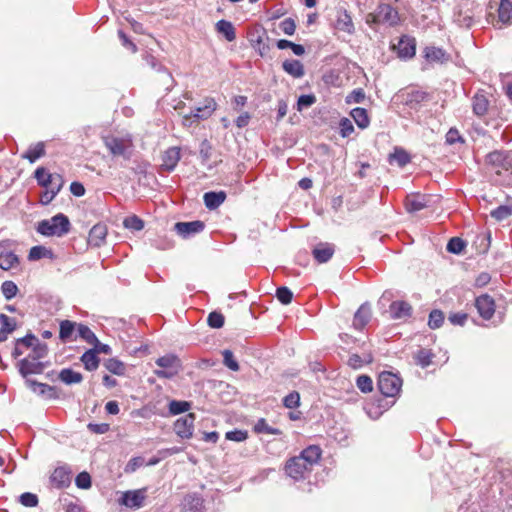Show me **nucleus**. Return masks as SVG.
Masks as SVG:
<instances>
[{"instance_id": "obj_10", "label": "nucleus", "mask_w": 512, "mask_h": 512, "mask_svg": "<svg viewBox=\"0 0 512 512\" xmlns=\"http://www.w3.org/2000/svg\"><path fill=\"white\" fill-rule=\"evenodd\" d=\"M475 307L484 320H490L495 313V301L488 294H483L475 299Z\"/></svg>"}, {"instance_id": "obj_9", "label": "nucleus", "mask_w": 512, "mask_h": 512, "mask_svg": "<svg viewBox=\"0 0 512 512\" xmlns=\"http://www.w3.org/2000/svg\"><path fill=\"white\" fill-rule=\"evenodd\" d=\"M194 422L195 415L193 413L180 417L174 423L175 433L183 439H190L193 435Z\"/></svg>"}, {"instance_id": "obj_2", "label": "nucleus", "mask_w": 512, "mask_h": 512, "mask_svg": "<svg viewBox=\"0 0 512 512\" xmlns=\"http://www.w3.org/2000/svg\"><path fill=\"white\" fill-rule=\"evenodd\" d=\"M103 143L113 157L130 160L133 156L134 144L130 134L124 136L107 135L103 137Z\"/></svg>"}, {"instance_id": "obj_15", "label": "nucleus", "mask_w": 512, "mask_h": 512, "mask_svg": "<svg viewBox=\"0 0 512 512\" xmlns=\"http://www.w3.org/2000/svg\"><path fill=\"white\" fill-rule=\"evenodd\" d=\"M161 159L162 163L160 165V170L165 172H172L181 159L180 148L176 146L168 148L162 154Z\"/></svg>"}, {"instance_id": "obj_17", "label": "nucleus", "mask_w": 512, "mask_h": 512, "mask_svg": "<svg viewBox=\"0 0 512 512\" xmlns=\"http://www.w3.org/2000/svg\"><path fill=\"white\" fill-rule=\"evenodd\" d=\"M216 109L217 103L215 99L212 97H206L201 106H198L191 111L190 117L197 120H206L215 112Z\"/></svg>"}, {"instance_id": "obj_44", "label": "nucleus", "mask_w": 512, "mask_h": 512, "mask_svg": "<svg viewBox=\"0 0 512 512\" xmlns=\"http://www.w3.org/2000/svg\"><path fill=\"white\" fill-rule=\"evenodd\" d=\"M32 352L27 356L34 360L40 361L41 359L45 358L48 354V346L46 343L41 342L38 340L37 344H35L32 348Z\"/></svg>"}, {"instance_id": "obj_62", "label": "nucleus", "mask_w": 512, "mask_h": 512, "mask_svg": "<svg viewBox=\"0 0 512 512\" xmlns=\"http://www.w3.org/2000/svg\"><path fill=\"white\" fill-rule=\"evenodd\" d=\"M75 484L80 489H88L91 487V477L87 472H81L76 476Z\"/></svg>"}, {"instance_id": "obj_20", "label": "nucleus", "mask_w": 512, "mask_h": 512, "mask_svg": "<svg viewBox=\"0 0 512 512\" xmlns=\"http://www.w3.org/2000/svg\"><path fill=\"white\" fill-rule=\"evenodd\" d=\"M334 251L333 244L319 243L313 248L312 255L318 263H326L331 259Z\"/></svg>"}, {"instance_id": "obj_23", "label": "nucleus", "mask_w": 512, "mask_h": 512, "mask_svg": "<svg viewBox=\"0 0 512 512\" xmlns=\"http://www.w3.org/2000/svg\"><path fill=\"white\" fill-rule=\"evenodd\" d=\"M416 44L415 39L403 36L398 43V55L400 58H411L415 55Z\"/></svg>"}, {"instance_id": "obj_52", "label": "nucleus", "mask_w": 512, "mask_h": 512, "mask_svg": "<svg viewBox=\"0 0 512 512\" xmlns=\"http://www.w3.org/2000/svg\"><path fill=\"white\" fill-rule=\"evenodd\" d=\"M365 99V92L362 88H357L351 91L346 97V104L362 103Z\"/></svg>"}, {"instance_id": "obj_48", "label": "nucleus", "mask_w": 512, "mask_h": 512, "mask_svg": "<svg viewBox=\"0 0 512 512\" xmlns=\"http://www.w3.org/2000/svg\"><path fill=\"white\" fill-rule=\"evenodd\" d=\"M444 313L441 310H432L429 314L428 325L431 329L439 328L444 322Z\"/></svg>"}, {"instance_id": "obj_46", "label": "nucleus", "mask_w": 512, "mask_h": 512, "mask_svg": "<svg viewBox=\"0 0 512 512\" xmlns=\"http://www.w3.org/2000/svg\"><path fill=\"white\" fill-rule=\"evenodd\" d=\"M1 291L6 300H11L17 295L18 287L13 281L7 280L2 283Z\"/></svg>"}, {"instance_id": "obj_37", "label": "nucleus", "mask_w": 512, "mask_h": 512, "mask_svg": "<svg viewBox=\"0 0 512 512\" xmlns=\"http://www.w3.org/2000/svg\"><path fill=\"white\" fill-rule=\"evenodd\" d=\"M42 258H53V252L51 249L46 248L45 246H33L28 254L29 261H36Z\"/></svg>"}, {"instance_id": "obj_24", "label": "nucleus", "mask_w": 512, "mask_h": 512, "mask_svg": "<svg viewBox=\"0 0 512 512\" xmlns=\"http://www.w3.org/2000/svg\"><path fill=\"white\" fill-rule=\"evenodd\" d=\"M107 236V228L105 225L96 224L89 232V244L95 247H100Z\"/></svg>"}, {"instance_id": "obj_6", "label": "nucleus", "mask_w": 512, "mask_h": 512, "mask_svg": "<svg viewBox=\"0 0 512 512\" xmlns=\"http://www.w3.org/2000/svg\"><path fill=\"white\" fill-rule=\"evenodd\" d=\"M377 386L382 396L394 399L400 394L402 379L393 372L383 371L378 376Z\"/></svg>"}, {"instance_id": "obj_7", "label": "nucleus", "mask_w": 512, "mask_h": 512, "mask_svg": "<svg viewBox=\"0 0 512 512\" xmlns=\"http://www.w3.org/2000/svg\"><path fill=\"white\" fill-rule=\"evenodd\" d=\"M147 490L148 489L144 487L141 489L125 491L119 499V504L134 510L140 509L145 504Z\"/></svg>"}, {"instance_id": "obj_28", "label": "nucleus", "mask_w": 512, "mask_h": 512, "mask_svg": "<svg viewBox=\"0 0 512 512\" xmlns=\"http://www.w3.org/2000/svg\"><path fill=\"white\" fill-rule=\"evenodd\" d=\"M321 454L322 451L319 446L310 445L299 454V457L302 458L310 468H312V466L320 460Z\"/></svg>"}, {"instance_id": "obj_12", "label": "nucleus", "mask_w": 512, "mask_h": 512, "mask_svg": "<svg viewBox=\"0 0 512 512\" xmlns=\"http://www.w3.org/2000/svg\"><path fill=\"white\" fill-rule=\"evenodd\" d=\"M388 398L383 396L369 403L365 408L368 416L372 419H378L385 411L392 407L395 400L393 398L389 400Z\"/></svg>"}, {"instance_id": "obj_25", "label": "nucleus", "mask_w": 512, "mask_h": 512, "mask_svg": "<svg viewBox=\"0 0 512 512\" xmlns=\"http://www.w3.org/2000/svg\"><path fill=\"white\" fill-rule=\"evenodd\" d=\"M204 204L209 210L217 209L219 206H221L225 199H226V193L224 191L219 192H206L203 196Z\"/></svg>"}, {"instance_id": "obj_27", "label": "nucleus", "mask_w": 512, "mask_h": 512, "mask_svg": "<svg viewBox=\"0 0 512 512\" xmlns=\"http://www.w3.org/2000/svg\"><path fill=\"white\" fill-rule=\"evenodd\" d=\"M283 70L293 78H301L305 74L304 65L296 59L285 60L282 63Z\"/></svg>"}, {"instance_id": "obj_31", "label": "nucleus", "mask_w": 512, "mask_h": 512, "mask_svg": "<svg viewBox=\"0 0 512 512\" xmlns=\"http://www.w3.org/2000/svg\"><path fill=\"white\" fill-rule=\"evenodd\" d=\"M80 360L83 363L85 369L88 371H95L100 363V359L97 356V351L91 349L84 352Z\"/></svg>"}, {"instance_id": "obj_60", "label": "nucleus", "mask_w": 512, "mask_h": 512, "mask_svg": "<svg viewBox=\"0 0 512 512\" xmlns=\"http://www.w3.org/2000/svg\"><path fill=\"white\" fill-rule=\"evenodd\" d=\"M0 324L2 330L12 333L16 329V321L13 318H10L9 316L5 314H0Z\"/></svg>"}, {"instance_id": "obj_47", "label": "nucleus", "mask_w": 512, "mask_h": 512, "mask_svg": "<svg viewBox=\"0 0 512 512\" xmlns=\"http://www.w3.org/2000/svg\"><path fill=\"white\" fill-rule=\"evenodd\" d=\"M48 177L50 179L48 180V184L45 188L50 189V191H55V194L57 195L64 184L63 177L58 173H53L52 176Z\"/></svg>"}, {"instance_id": "obj_11", "label": "nucleus", "mask_w": 512, "mask_h": 512, "mask_svg": "<svg viewBox=\"0 0 512 512\" xmlns=\"http://www.w3.org/2000/svg\"><path fill=\"white\" fill-rule=\"evenodd\" d=\"M46 367L44 362L25 357L18 362L19 373L27 378L32 374H41Z\"/></svg>"}, {"instance_id": "obj_26", "label": "nucleus", "mask_w": 512, "mask_h": 512, "mask_svg": "<svg viewBox=\"0 0 512 512\" xmlns=\"http://www.w3.org/2000/svg\"><path fill=\"white\" fill-rule=\"evenodd\" d=\"M79 323L70 321V320H62L60 322V330H59V338L62 342H68L76 340V336L73 334L75 330L77 331V325Z\"/></svg>"}, {"instance_id": "obj_13", "label": "nucleus", "mask_w": 512, "mask_h": 512, "mask_svg": "<svg viewBox=\"0 0 512 512\" xmlns=\"http://www.w3.org/2000/svg\"><path fill=\"white\" fill-rule=\"evenodd\" d=\"M205 228L204 222L195 220L191 222H177L174 225V229L177 234L183 238H189L202 232Z\"/></svg>"}, {"instance_id": "obj_39", "label": "nucleus", "mask_w": 512, "mask_h": 512, "mask_svg": "<svg viewBox=\"0 0 512 512\" xmlns=\"http://www.w3.org/2000/svg\"><path fill=\"white\" fill-rule=\"evenodd\" d=\"M103 365L110 373L117 376H123L126 372L125 364L117 358H109Z\"/></svg>"}, {"instance_id": "obj_1", "label": "nucleus", "mask_w": 512, "mask_h": 512, "mask_svg": "<svg viewBox=\"0 0 512 512\" xmlns=\"http://www.w3.org/2000/svg\"><path fill=\"white\" fill-rule=\"evenodd\" d=\"M485 168L491 180L512 187V150H494L485 156Z\"/></svg>"}, {"instance_id": "obj_5", "label": "nucleus", "mask_w": 512, "mask_h": 512, "mask_svg": "<svg viewBox=\"0 0 512 512\" xmlns=\"http://www.w3.org/2000/svg\"><path fill=\"white\" fill-rule=\"evenodd\" d=\"M371 21L385 27H395L400 23L398 10L390 4L381 3L375 11L369 15Z\"/></svg>"}, {"instance_id": "obj_38", "label": "nucleus", "mask_w": 512, "mask_h": 512, "mask_svg": "<svg viewBox=\"0 0 512 512\" xmlns=\"http://www.w3.org/2000/svg\"><path fill=\"white\" fill-rule=\"evenodd\" d=\"M45 154V147L42 142H38L35 145H31L25 154L23 155V158L29 160L30 163H34L36 160L41 158Z\"/></svg>"}, {"instance_id": "obj_58", "label": "nucleus", "mask_w": 512, "mask_h": 512, "mask_svg": "<svg viewBox=\"0 0 512 512\" xmlns=\"http://www.w3.org/2000/svg\"><path fill=\"white\" fill-rule=\"evenodd\" d=\"M316 102V97L313 94L301 95L297 101V110L302 111L305 108H309Z\"/></svg>"}, {"instance_id": "obj_29", "label": "nucleus", "mask_w": 512, "mask_h": 512, "mask_svg": "<svg viewBox=\"0 0 512 512\" xmlns=\"http://www.w3.org/2000/svg\"><path fill=\"white\" fill-rule=\"evenodd\" d=\"M58 379L66 385H74L83 381V375L71 368H63L58 373Z\"/></svg>"}, {"instance_id": "obj_51", "label": "nucleus", "mask_w": 512, "mask_h": 512, "mask_svg": "<svg viewBox=\"0 0 512 512\" xmlns=\"http://www.w3.org/2000/svg\"><path fill=\"white\" fill-rule=\"evenodd\" d=\"M358 389L363 393H368L373 390V381L367 375H360L356 380Z\"/></svg>"}, {"instance_id": "obj_3", "label": "nucleus", "mask_w": 512, "mask_h": 512, "mask_svg": "<svg viewBox=\"0 0 512 512\" xmlns=\"http://www.w3.org/2000/svg\"><path fill=\"white\" fill-rule=\"evenodd\" d=\"M36 231L44 236L61 237L70 231V221L66 215L59 213L50 219L38 222Z\"/></svg>"}, {"instance_id": "obj_45", "label": "nucleus", "mask_w": 512, "mask_h": 512, "mask_svg": "<svg viewBox=\"0 0 512 512\" xmlns=\"http://www.w3.org/2000/svg\"><path fill=\"white\" fill-rule=\"evenodd\" d=\"M466 247V242L459 238L453 237L448 241L447 251L453 254H461Z\"/></svg>"}, {"instance_id": "obj_22", "label": "nucleus", "mask_w": 512, "mask_h": 512, "mask_svg": "<svg viewBox=\"0 0 512 512\" xmlns=\"http://www.w3.org/2000/svg\"><path fill=\"white\" fill-rule=\"evenodd\" d=\"M51 482L57 488L68 487L71 483V472L64 467H58L51 475Z\"/></svg>"}, {"instance_id": "obj_19", "label": "nucleus", "mask_w": 512, "mask_h": 512, "mask_svg": "<svg viewBox=\"0 0 512 512\" xmlns=\"http://www.w3.org/2000/svg\"><path fill=\"white\" fill-rule=\"evenodd\" d=\"M184 512H204V499L197 493H189L183 499Z\"/></svg>"}, {"instance_id": "obj_40", "label": "nucleus", "mask_w": 512, "mask_h": 512, "mask_svg": "<svg viewBox=\"0 0 512 512\" xmlns=\"http://www.w3.org/2000/svg\"><path fill=\"white\" fill-rule=\"evenodd\" d=\"M405 207L410 213L418 212L426 207V202L422 196H408L405 200Z\"/></svg>"}, {"instance_id": "obj_21", "label": "nucleus", "mask_w": 512, "mask_h": 512, "mask_svg": "<svg viewBox=\"0 0 512 512\" xmlns=\"http://www.w3.org/2000/svg\"><path fill=\"white\" fill-rule=\"evenodd\" d=\"M371 318V308L368 303L362 304L354 314L353 327L359 331L363 330Z\"/></svg>"}, {"instance_id": "obj_50", "label": "nucleus", "mask_w": 512, "mask_h": 512, "mask_svg": "<svg viewBox=\"0 0 512 512\" xmlns=\"http://www.w3.org/2000/svg\"><path fill=\"white\" fill-rule=\"evenodd\" d=\"M125 228L133 230V231H140L144 228V222L142 219H140L138 216L133 215L125 218L123 222Z\"/></svg>"}, {"instance_id": "obj_41", "label": "nucleus", "mask_w": 512, "mask_h": 512, "mask_svg": "<svg viewBox=\"0 0 512 512\" xmlns=\"http://www.w3.org/2000/svg\"><path fill=\"white\" fill-rule=\"evenodd\" d=\"M77 334L88 344H99V340L95 333L85 324L79 323L77 325Z\"/></svg>"}, {"instance_id": "obj_34", "label": "nucleus", "mask_w": 512, "mask_h": 512, "mask_svg": "<svg viewBox=\"0 0 512 512\" xmlns=\"http://www.w3.org/2000/svg\"><path fill=\"white\" fill-rule=\"evenodd\" d=\"M489 101L484 94L477 93L472 99L473 112L477 116H483L487 113Z\"/></svg>"}, {"instance_id": "obj_8", "label": "nucleus", "mask_w": 512, "mask_h": 512, "mask_svg": "<svg viewBox=\"0 0 512 512\" xmlns=\"http://www.w3.org/2000/svg\"><path fill=\"white\" fill-rule=\"evenodd\" d=\"M311 469L299 455L290 458L285 465L287 475L296 481L305 479Z\"/></svg>"}, {"instance_id": "obj_43", "label": "nucleus", "mask_w": 512, "mask_h": 512, "mask_svg": "<svg viewBox=\"0 0 512 512\" xmlns=\"http://www.w3.org/2000/svg\"><path fill=\"white\" fill-rule=\"evenodd\" d=\"M254 431L258 434L280 435L281 431L268 425L264 418L259 419L254 425Z\"/></svg>"}, {"instance_id": "obj_4", "label": "nucleus", "mask_w": 512, "mask_h": 512, "mask_svg": "<svg viewBox=\"0 0 512 512\" xmlns=\"http://www.w3.org/2000/svg\"><path fill=\"white\" fill-rule=\"evenodd\" d=\"M155 363L160 369H155L153 373L161 379H172L182 369L181 360L172 353L159 357Z\"/></svg>"}, {"instance_id": "obj_42", "label": "nucleus", "mask_w": 512, "mask_h": 512, "mask_svg": "<svg viewBox=\"0 0 512 512\" xmlns=\"http://www.w3.org/2000/svg\"><path fill=\"white\" fill-rule=\"evenodd\" d=\"M191 403L188 401L171 400L168 405L169 413L171 415H178L189 411Z\"/></svg>"}, {"instance_id": "obj_59", "label": "nucleus", "mask_w": 512, "mask_h": 512, "mask_svg": "<svg viewBox=\"0 0 512 512\" xmlns=\"http://www.w3.org/2000/svg\"><path fill=\"white\" fill-rule=\"evenodd\" d=\"M52 174L53 173H49L44 167H38L35 170L34 177L38 184L45 188L48 184V180L50 179L48 176H52Z\"/></svg>"}, {"instance_id": "obj_64", "label": "nucleus", "mask_w": 512, "mask_h": 512, "mask_svg": "<svg viewBox=\"0 0 512 512\" xmlns=\"http://www.w3.org/2000/svg\"><path fill=\"white\" fill-rule=\"evenodd\" d=\"M340 135L342 137L350 136L354 131V126L348 118H342L339 123Z\"/></svg>"}, {"instance_id": "obj_18", "label": "nucleus", "mask_w": 512, "mask_h": 512, "mask_svg": "<svg viewBox=\"0 0 512 512\" xmlns=\"http://www.w3.org/2000/svg\"><path fill=\"white\" fill-rule=\"evenodd\" d=\"M389 313L394 320H406L412 315V306L406 301H393Z\"/></svg>"}, {"instance_id": "obj_56", "label": "nucleus", "mask_w": 512, "mask_h": 512, "mask_svg": "<svg viewBox=\"0 0 512 512\" xmlns=\"http://www.w3.org/2000/svg\"><path fill=\"white\" fill-rule=\"evenodd\" d=\"M224 321H225V319H224L223 314L220 312H216V311L211 312L208 315V319H207L208 325L211 328H217V329L223 327Z\"/></svg>"}, {"instance_id": "obj_36", "label": "nucleus", "mask_w": 512, "mask_h": 512, "mask_svg": "<svg viewBox=\"0 0 512 512\" xmlns=\"http://www.w3.org/2000/svg\"><path fill=\"white\" fill-rule=\"evenodd\" d=\"M445 51L442 48L430 46L424 49V57L428 62H443L445 60Z\"/></svg>"}, {"instance_id": "obj_14", "label": "nucleus", "mask_w": 512, "mask_h": 512, "mask_svg": "<svg viewBox=\"0 0 512 512\" xmlns=\"http://www.w3.org/2000/svg\"><path fill=\"white\" fill-rule=\"evenodd\" d=\"M26 385L38 395L46 398V399H58L59 393L58 389L55 386L48 385L46 383H41L36 380L26 379Z\"/></svg>"}, {"instance_id": "obj_35", "label": "nucleus", "mask_w": 512, "mask_h": 512, "mask_svg": "<svg viewBox=\"0 0 512 512\" xmlns=\"http://www.w3.org/2000/svg\"><path fill=\"white\" fill-rule=\"evenodd\" d=\"M350 115L359 128L365 129L369 126L370 119L366 109L356 107L351 110Z\"/></svg>"}, {"instance_id": "obj_49", "label": "nucleus", "mask_w": 512, "mask_h": 512, "mask_svg": "<svg viewBox=\"0 0 512 512\" xmlns=\"http://www.w3.org/2000/svg\"><path fill=\"white\" fill-rule=\"evenodd\" d=\"M445 143L447 145H455V144H464L465 140L460 135L458 129L456 128H450L448 132L445 135Z\"/></svg>"}, {"instance_id": "obj_57", "label": "nucleus", "mask_w": 512, "mask_h": 512, "mask_svg": "<svg viewBox=\"0 0 512 512\" xmlns=\"http://www.w3.org/2000/svg\"><path fill=\"white\" fill-rule=\"evenodd\" d=\"M391 158L396 161L399 166H405L406 164H408L410 162V156L409 154L403 150V149H398L396 148L394 153L391 154Z\"/></svg>"}, {"instance_id": "obj_32", "label": "nucleus", "mask_w": 512, "mask_h": 512, "mask_svg": "<svg viewBox=\"0 0 512 512\" xmlns=\"http://www.w3.org/2000/svg\"><path fill=\"white\" fill-rule=\"evenodd\" d=\"M216 31L222 34L225 39L229 42H232L236 39V32L233 24L227 20H219L216 23Z\"/></svg>"}, {"instance_id": "obj_30", "label": "nucleus", "mask_w": 512, "mask_h": 512, "mask_svg": "<svg viewBox=\"0 0 512 512\" xmlns=\"http://www.w3.org/2000/svg\"><path fill=\"white\" fill-rule=\"evenodd\" d=\"M498 22L503 25H509L512 20V2L510 0H500L497 8Z\"/></svg>"}, {"instance_id": "obj_16", "label": "nucleus", "mask_w": 512, "mask_h": 512, "mask_svg": "<svg viewBox=\"0 0 512 512\" xmlns=\"http://www.w3.org/2000/svg\"><path fill=\"white\" fill-rule=\"evenodd\" d=\"M335 28L348 34H353L355 31L351 15L343 7H338L336 10Z\"/></svg>"}, {"instance_id": "obj_53", "label": "nucleus", "mask_w": 512, "mask_h": 512, "mask_svg": "<svg viewBox=\"0 0 512 512\" xmlns=\"http://www.w3.org/2000/svg\"><path fill=\"white\" fill-rule=\"evenodd\" d=\"M284 407L288 409L297 408L300 405V394L297 391H292L283 399Z\"/></svg>"}, {"instance_id": "obj_61", "label": "nucleus", "mask_w": 512, "mask_h": 512, "mask_svg": "<svg viewBox=\"0 0 512 512\" xmlns=\"http://www.w3.org/2000/svg\"><path fill=\"white\" fill-rule=\"evenodd\" d=\"M227 440L242 442L248 438V432L246 430L235 429L232 431H228L225 435Z\"/></svg>"}, {"instance_id": "obj_33", "label": "nucleus", "mask_w": 512, "mask_h": 512, "mask_svg": "<svg viewBox=\"0 0 512 512\" xmlns=\"http://www.w3.org/2000/svg\"><path fill=\"white\" fill-rule=\"evenodd\" d=\"M20 258L13 251L5 254L0 259V268L5 271L19 270L20 269Z\"/></svg>"}, {"instance_id": "obj_55", "label": "nucleus", "mask_w": 512, "mask_h": 512, "mask_svg": "<svg viewBox=\"0 0 512 512\" xmlns=\"http://www.w3.org/2000/svg\"><path fill=\"white\" fill-rule=\"evenodd\" d=\"M276 297L282 304L288 305L292 301L293 293L289 288L282 286L277 288Z\"/></svg>"}, {"instance_id": "obj_54", "label": "nucleus", "mask_w": 512, "mask_h": 512, "mask_svg": "<svg viewBox=\"0 0 512 512\" xmlns=\"http://www.w3.org/2000/svg\"><path fill=\"white\" fill-rule=\"evenodd\" d=\"M223 355V363L226 367H228L232 371H238L240 369L237 360L235 359L233 352L230 350H224L222 352Z\"/></svg>"}, {"instance_id": "obj_63", "label": "nucleus", "mask_w": 512, "mask_h": 512, "mask_svg": "<svg viewBox=\"0 0 512 512\" xmlns=\"http://www.w3.org/2000/svg\"><path fill=\"white\" fill-rule=\"evenodd\" d=\"M20 503L25 507H35L38 504V497L36 494L25 492L20 496Z\"/></svg>"}]
</instances>
